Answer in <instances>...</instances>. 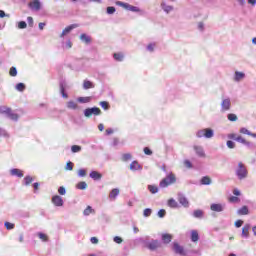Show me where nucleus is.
Instances as JSON below:
<instances>
[{"mask_svg":"<svg viewBox=\"0 0 256 256\" xmlns=\"http://www.w3.org/2000/svg\"><path fill=\"white\" fill-rule=\"evenodd\" d=\"M60 93L64 99H67L69 95L65 92V86H63V83H60Z\"/></svg>","mask_w":256,"mask_h":256,"instance_id":"35","label":"nucleus"},{"mask_svg":"<svg viewBox=\"0 0 256 256\" xmlns=\"http://www.w3.org/2000/svg\"><path fill=\"white\" fill-rule=\"evenodd\" d=\"M244 145L248 148V149H256V144L253 142H249L247 140H245Z\"/></svg>","mask_w":256,"mask_h":256,"instance_id":"39","label":"nucleus"},{"mask_svg":"<svg viewBox=\"0 0 256 256\" xmlns=\"http://www.w3.org/2000/svg\"><path fill=\"white\" fill-rule=\"evenodd\" d=\"M227 118L230 120V121H237V115L236 114H233V113H230L227 115Z\"/></svg>","mask_w":256,"mask_h":256,"instance_id":"54","label":"nucleus"},{"mask_svg":"<svg viewBox=\"0 0 256 256\" xmlns=\"http://www.w3.org/2000/svg\"><path fill=\"white\" fill-rule=\"evenodd\" d=\"M249 229H251V225L250 224H245L242 228V234L241 237L243 239H249Z\"/></svg>","mask_w":256,"mask_h":256,"instance_id":"14","label":"nucleus"},{"mask_svg":"<svg viewBox=\"0 0 256 256\" xmlns=\"http://www.w3.org/2000/svg\"><path fill=\"white\" fill-rule=\"evenodd\" d=\"M228 139H232L233 141H237V134H235V133L228 134Z\"/></svg>","mask_w":256,"mask_h":256,"instance_id":"62","label":"nucleus"},{"mask_svg":"<svg viewBox=\"0 0 256 256\" xmlns=\"http://www.w3.org/2000/svg\"><path fill=\"white\" fill-rule=\"evenodd\" d=\"M158 217H160V219H163V217H165V215H167V211H165V209H160L157 213Z\"/></svg>","mask_w":256,"mask_h":256,"instance_id":"47","label":"nucleus"},{"mask_svg":"<svg viewBox=\"0 0 256 256\" xmlns=\"http://www.w3.org/2000/svg\"><path fill=\"white\" fill-rule=\"evenodd\" d=\"M141 169H143V166L140 165L139 162L135 160L130 164L131 171H141Z\"/></svg>","mask_w":256,"mask_h":256,"instance_id":"17","label":"nucleus"},{"mask_svg":"<svg viewBox=\"0 0 256 256\" xmlns=\"http://www.w3.org/2000/svg\"><path fill=\"white\" fill-rule=\"evenodd\" d=\"M132 157L133 156L131 155V153H125L122 155V161L124 162L131 161Z\"/></svg>","mask_w":256,"mask_h":256,"instance_id":"40","label":"nucleus"},{"mask_svg":"<svg viewBox=\"0 0 256 256\" xmlns=\"http://www.w3.org/2000/svg\"><path fill=\"white\" fill-rule=\"evenodd\" d=\"M27 21H28V25H29V27H33V23H34V21H33V17L28 16Z\"/></svg>","mask_w":256,"mask_h":256,"instance_id":"64","label":"nucleus"},{"mask_svg":"<svg viewBox=\"0 0 256 256\" xmlns=\"http://www.w3.org/2000/svg\"><path fill=\"white\" fill-rule=\"evenodd\" d=\"M243 79H245V73L240 72V71H236L234 73V81L236 83H239L240 81H243Z\"/></svg>","mask_w":256,"mask_h":256,"instance_id":"16","label":"nucleus"},{"mask_svg":"<svg viewBox=\"0 0 256 256\" xmlns=\"http://www.w3.org/2000/svg\"><path fill=\"white\" fill-rule=\"evenodd\" d=\"M74 164L73 162H68L66 164V171H73Z\"/></svg>","mask_w":256,"mask_h":256,"instance_id":"58","label":"nucleus"},{"mask_svg":"<svg viewBox=\"0 0 256 256\" xmlns=\"http://www.w3.org/2000/svg\"><path fill=\"white\" fill-rule=\"evenodd\" d=\"M114 243H117L118 245H121V243H123V238L119 237V236H115L113 238Z\"/></svg>","mask_w":256,"mask_h":256,"instance_id":"53","label":"nucleus"},{"mask_svg":"<svg viewBox=\"0 0 256 256\" xmlns=\"http://www.w3.org/2000/svg\"><path fill=\"white\" fill-rule=\"evenodd\" d=\"M194 150L196 152V155H198V157H205V150H203V147L195 146Z\"/></svg>","mask_w":256,"mask_h":256,"instance_id":"24","label":"nucleus"},{"mask_svg":"<svg viewBox=\"0 0 256 256\" xmlns=\"http://www.w3.org/2000/svg\"><path fill=\"white\" fill-rule=\"evenodd\" d=\"M8 119H11V121H19V115L16 113H13V110L10 109L9 113L6 114Z\"/></svg>","mask_w":256,"mask_h":256,"instance_id":"23","label":"nucleus"},{"mask_svg":"<svg viewBox=\"0 0 256 256\" xmlns=\"http://www.w3.org/2000/svg\"><path fill=\"white\" fill-rule=\"evenodd\" d=\"M148 191H150L152 195H155V193H159V188L155 185H148Z\"/></svg>","mask_w":256,"mask_h":256,"instance_id":"32","label":"nucleus"},{"mask_svg":"<svg viewBox=\"0 0 256 256\" xmlns=\"http://www.w3.org/2000/svg\"><path fill=\"white\" fill-rule=\"evenodd\" d=\"M90 213H95V210L91 206H87L83 212V215H85V217H89Z\"/></svg>","mask_w":256,"mask_h":256,"instance_id":"34","label":"nucleus"},{"mask_svg":"<svg viewBox=\"0 0 256 256\" xmlns=\"http://www.w3.org/2000/svg\"><path fill=\"white\" fill-rule=\"evenodd\" d=\"M10 175H12V177H23V171L17 168H13L10 170Z\"/></svg>","mask_w":256,"mask_h":256,"instance_id":"18","label":"nucleus"},{"mask_svg":"<svg viewBox=\"0 0 256 256\" xmlns=\"http://www.w3.org/2000/svg\"><path fill=\"white\" fill-rule=\"evenodd\" d=\"M18 29H27V22L25 21L18 22Z\"/></svg>","mask_w":256,"mask_h":256,"instance_id":"48","label":"nucleus"},{"mask_svg":"<svg viewBox=\"0 0 256 256\" xmlns=\"http://www.w3.org/2000/svg\"><path fill=\"white\" fill-rule=\"evenodd\" d=\"M71 151H72V153H79V152L81 151V146H79V145H73V146L71 147Z\"/></svg>","mask_w":256,"mask_h":256,"instance_id":"45","label":"nucleus"},{"mask_svg":"<svg viewBox=\"0 0 256 256\" xmlns=\"http://www.w3.org/2000/svg\"><path fill=\"white\" fill-rule=\"evenodd\" d=\"M225 204H221V203H213L210 205V209L211 211H214L215 213H222V211H225Z\"/></svg>","mask_w":256,"mask_h":256,"instance_id":"6","label":"nucleus"},{"mask_svg":"<svg viewBox=\"0 0 256 256\" xmlns=\"http://www.w3.org/2000/svg\"><path fill=\"white\" fill-rule=\"evenodd\" d=\"M231 109V99L226 98L222 100L221 103V111L225 113V111H229Z\"/></svg>","mask_w":256,"mask_h":256,"instance_id":"7","label":"nucleus"},{"mask_svg":"<svg viewBox=\"0 0 256 256\" xmlns=\"http://www.w3.org/2000/svg\"><path fill=\"white\" fill-rule=\"evenodd\" d=\"M24 181H25V185H31V183H33V177L31 176H26L24 178Z\"/></svg>","mask_w":256,"mask_h":256,"instance_id":"49","label":"nucleus"},{"mask_svg":"<svg viewBox=\"0 0 256 256\" xmlns=\"http://www.w3.org/2000/svg\"><path fill=\"white\" fill-rule=\"evenodd\" d=\"M151 213H153V210H151V208H146L143 211L144 217H151Z\"/></svg>","mask_w":256,"mask_h":256,"instance_id":"44","label":"nucleus"},{"mask_svg":"<svg viewBox=\"0 0 256 256\" xmlns=\"http://www.w3.org/2000/svg\"><path fill=\"white\" fill-rule=\"evenodd\" d=\"M100 114H101V109H99L98 107L86 108L84 110L85 117H91V115H100Z\"/></svg>","mask_w":256,"mask_h":256,"instance_id":"5","label":"nucleus"},{"mask_svg":"<svg viewBox=\"0 0 256 256\" xmlns=\"http://www.w3.org/2000/svg\"><path fill=\"white\" fill-rule=\"evenodd\" d=\"M144 153H145V155H153V151L151 149H149V147L144 148Z\"/></svg>","mask_w":256,"mask_h":256,"instance_id":"60","label":"nucleus"},{"mask_svg":"<svg viewBox=\"0 0 256 256\" xmlns=\"http://www.w3.org/2000/svg\"><path fill=\"white\" fill-rule=\"evenodd\" d=\"M58 193H59V195H66L67 190L65 189V187L60 186V187L58 188Z\"/></svg>","mask_w":256,"mask_h":256,"instance_id":"55","label":"nucleus"},{"mask_svg":"<svg viewBox=\"0 0 256 256\" xmlns=\"http://www.w3.org/2000/svg\"><path fill=\"white\" fill-rule=\"evenodd\" d=\"M10 110H11V108H9L7 106H0V113L2 115H7Z\"/></svg>","mask_w":256,"mask_h":256,"instance_id":"37","label":"nucleus"},{"mask_svg":"<svg viewBox=\"0 0 256 256\" xmlns=\"http://www.w3.org/2000/svg\"><path fill=\"white\" fill-rule=\"evenodd\" d=\"M236 141H237V143H242V145H244L246 140H245V138H242L241 136H237Z\"/></svg>","mask_w":256,"mask_h":256,"instance_id":"61","label":"nucleus"},{"mask_svg":"<svg viewBox=\"0 0 256 256\" xmlns=\"http://www.w3.org/2000/svg\"><path fill=\"white\" fill-rule=\"evenodd\" d=\"M168 207H171L172 209H177V207H179V203H177L175 199L171 198L168 200Z\"/></svg>","mask_w":256,"mask_h":256,"instance_id":"29","label":"nucleus"},{"mask_svg":"<svg viewBox=\"0 0 256 256\" xmlns=\"http://www.w3.org/2000/svg\"><path fill=\"white\" fill-rule=\"evenodd\" d=\"M236 177L239 181H243V179H247L249 172L247 171V167L242 162L238 163V167L235 170Z\"/></svg>","mask_w":256,"mask_h":256,"instance_id":"2","label":"nucleus"},{"mask_svg":"<svg viewBox=\"0 0 256 256\" xmlns=\"http://www.w3.org/2000/svg\"><path fill=\"white\" fill-rule=\"evenodd\" d=\"M52 203L55 205V207H63L64 202L63 198L59 195H55L52 197Z\"/></svg>","mask_w":256,"mask_h":256,"instance_id":"10","label":"nucleus"},{"mask_svg":"<svg viewBox=\"0 0 256 256\" xmlns=\"http://www.w3.org/2000/svg\"><path fill=\"white\" fill-rule=\"evenodd\" d=\"M118 7H123L126 11H132V13H139V15H145L144 10L140 9L137 6H133L127 2L116 1L115 2Z\"/></svg>","mask_w":256,"mask_h":256,"instance_id":"1","label":"nucleus"},{"mask_svg":"<svg viewBox=\"0 0 256 256\" xmlns=\"http://www.w3.org/2000/svg\"><path fill=\"white\" fill-rule=\"evenodd\" d=\"M25 88H26L25 84H23L21 82L18 83L15 87L16 91H20L21 93H23V91H25Z\"/></svg>","mask_w":256,"mask_h":256,"instance_id":"38","label":"nucleus"},{"mask_svg":"<svg viewBox=\"0 0 256 256\" xmlns=\"http://www.w3.org/2000/svg\"><path fill=\"white\" fill-rule=\"evenodd\" d=\"M113 57H114L115 61H123L124 56L121 53H114Z\"/></svg>","mask_w":256,"mask_h":256,"instance_id":"43","label":"nucleus"},{"mask_svg":"<svg viewBox=\"0 0 256 256\" xmlns=\"http://www.w3.org/2000/svg\"><path fill=\"white\" fill-rule=\"evenodd\" d=\"M178 201L180 205H182V207H185L186 209L189 208V200L187 199V197H185V195L179 194Z\"/></svg>","mask_w":256,"mask_h":256,"instance_id":"11","label":"nucleus"},{"mask_svg":"<svg viewBox=\"0 0 256 256\" xmlns=\"http://www.w3.org/2000/svg\"><path fill=\"white\" fill-rule=\"evenodd\" d=\"M29 8L32 11H40L41 10V2L39 0H33L28 4Z\"/></svg>","mask_w":256,"mask_h":256,"instance_id":"9","label":"nucleus"},{"mask_svg":"<svg viewBox=\"0 0 256 256\" xmlns=\"http://www.w3.org/2000/svg\"><path fill=\"white\" fill-rule=\"evenodd\" d=\"M160 7L164 11V13H167V15H169V13H171V11L174 10L173 6L167 5V3H165V1L161 2Z\"/></svg>","mask_w":256,"mask_h":256,"instance_id":"13","label":"nucleus"},{"mask_svg":"<svg viewBox=\"0 0 256 256\" xmlns=\"http://www.w3.org/2000/svg\"><path fill=\"white\" fill-rule=\"evenodd\" d=\"M76 189H80L81 191H85V189H87V182H85V181L79 182L76 185Z\"/></svg>","mask_w":256,"mask_h":256,"instance_id":"31","label":"nucleus"},{"mask_svg":"<svg viewBox=\"0 0 256 256\" xmlns=\"http://www.w3.org/2000/svg\"><path fill=\"white\" fill-rule=\"evenodd\" d=\"M192 215L195 219H203L204 212L203 210L198 209L194 210Z\"/></svg>","mask_w":256,"mask_h":256,"instance_id":"28","label":"nucleus"},{"mask_svg":"<svg viewBox=\"0 0 256 256\" xmlns=\"http://www.w3.org/2000/svg\"><path fill=\"white\" fill-rule=\"evenodd\" d=\"M9 73L11 77H17V68L11 67Z\"/></svg>","mask_w":256,"mask_h":256,"instance_id":"50","label":"nucleus"},{"mask_svg":"<svg viewBox=\"0 0 256 256\" xmlns=\"http://www.w3.org/2000/svg\"><path fill=\"white\" fill-rule=\"evenodd\" d=\"M38 237L39 239H42V241H45V242L47 241V235L42 232L38 233Z\"/></svg>","mask_w":256,"mask_h":256,"instance_id":"59","label":"nucleus"},{"mask_svg":"<svg viewBox=\"0 0 256 256\" xmlns=\"http://www.w3.org/2000/svg\"><path fill=\"white\" fill-rule=\"evenodd\" d=\"M159 247H161V242H159V240H151V242L147 244V248L150 251H155L159 249Z\"/></svg>","mask_w":256,"mask_h":256,"instance_id":"8","label":"nucleus"},{"mask_svg":"<svg viewBox=\"0 0 256 256\" xmlns=\"http://www.w3.org/2000/svg\"><path fill=\"white\" fill-rule=\"evenodd\" d=\"M77 27H79V24H72V25L66 27V28L62 31L60 37H63L64 35H67V34L71 33V31H73V29H77Z\"/></svg>","mask_w":256,"mask_h":256,"instance_id":"15","label":"nucleus"},{"mask_svg":"<svg viewBox=\"0 0 256 256\" xmlns=\"http://www.w3.org/2000/svg\"><path fill=\"white\" fill-rule=\"evenodd\" d=\"M173 250L177 255H185V250L183 246L179 245V243L173 244Z\"/></svg>","mask_w":256,"mask_h":256,"instance_id":"12","label":"nucleus"},{"mask_svg":"<svg viewBox=\"0 0 256 256\" xmlns=\"http://www.w3.org/2000/svg\"><path fill=\"white\" fill-rule=\"evenodd\" d=\"M66 107L68 109H72L73 111L79 109V105H77L76 102L73 101V100L68 101L67 104H66Z\"/></svg>","mask_w":256,"mask_h":256,"instance_id":"22","label":"nucleus"},{"mask_svg":"<svg viewBox=\"0 0 256 256\" xmlns=\"http://www.w3.org/2000/svg\"><path fill=\"white\" fill-rule=\"evenodd\" d=\"M171 239H172V237H171V234H163L162 235V241H163V243H171Z\"/></svg>","mask_w":256,"mask_h":256,"instance_id":"33","label":"nucleus"},{"mask_svg":"<svg viewBox=\"0 0 256 256\" xmlns=\"http://www.w3.org/2000/svg\"><path fill=\"white\" fill-rule=\"evenodd\" d=\"M230 203H239L241 200L237 196H231L229 198Z\"/></svg>","mask_w":256,"mask_h":256,"instance_id":"51","label":"nucleus"},{"mask_svg":"<svg viewBox=\"0 0 256 256\" xmlns=\"http://www.w3.org/2000/svg\"><path fill=\"white\" fill-rule=\"evenodd\" d=\"M94 88H95V84H93V82L89 80H84L83 89L87 90V89H94Z\"/></svg>","mask_w":256,"mask_h":256,"instance_id":"26","label":"nucleus"},{"mask_svg":"<svg viewBox=\"0 0 256 256\" xmlns=\"http://www.w3.org/2000/svg\"><path fill=\"white\" fill-rule=\"evenodd\" d=\"M117 197H119V189L114 188L110 191L109 199H111L112 201H115Z\"/></svg>","mask_w":256,"mask_h":256,"instance_id":"19","label":"nucleus"},{"mask_svg":"<svg viewBox=\"0 0 256 256\" xmlns=\"http://www.w3.org/2000/svg\"><path fill=\"white\" fill-rule=\"evenodd\" d=\"M215 136V131H213V129L211 128H205L202 130H199L196 133V137H198V139H201L203 137H205V139H212V137Z\"/></svg>","mask_w":256,"mask_h":256,"instance_id":"4","label":"nucleus"},{"mask_svg":"<svg viewBox=\"0 0 256 256\" xmlns=\"http://www.w3.org/2000/svg\"><path fill=\"white\" fill-rule=\"evenodd\" d=\"M226 145H227L228 149H235V142H233L231 140H228L226 142Z\"/></svg>","mask_w":256,"mask_h":256,"instance_id":"52","label":"nucleus"},{"mask_svg":"<svg viewBox=\"0 0 256 256\" xmlns=\"http://www.w3.org/2000/svg\"><path fill=\"white\" fill-rule=\"evenodd\" d=\"M240 133H242V135H251V131H249L247 128H241Z\"/></svg>","mask_w":256,"mask_h":256,"instance_id":"56","label":"nucleus"},{"mask_svg":"<svg viewBox=\"0 0 256 256\" xmlns=\"http://www.w3.org/2000/svg\"><path fill=\"white\" fill-rule=\"evenodd\" d=\"M201 185H211V178L209 176H204L200 180Z\"/></svg>","mask_w":256,"mask_h":256,"instance_id":"30","label":"nucleus"},{"mask_svg":"<svg viewBox=\"0 0 256 256\" xmlns=\"http://www.w3.org/2000/svg\"><path fill=\"white\" fill-rule=\"evenodd\" d=\"M102 177H103V175H101V173H99L97 171L90 172V178L94 179V181H99Z\"/></svg>","mask_w":256,"mask_h":256,"instance_id":"21","label":"nucleus"},{"mask_svg":"<svg viewBox=\"0 0 256 256\" xmlns=\"http://www.w3.org/2000/svg\"><path fill=\"white\" fill-rule=\"evenodd\" d=\"M243 226V220H237L235 222V227H237V229H239V227H242Z\"/></svg>","mask_w":256,"mask_h":256,"instance_id":"63","label":"nucleus"},{"mask_svg":"<svg viewBox=\"0 0 256 256\" xmlns=\"http://www.w3.org/2000/svg\"><path fill=\"white\" fill-rule=\"evenodd\" d=\"M100 106L102 107V109H105V111L109 110V102L107 101L100 102Z\"/></svg>","mask_w":256,"mask_h":256,"instance_id":"46","label":"nucleus"},{"mask_svg":"<svg viewBox=\"0 0 256 256\" xmlns=\"http://www.w3.org/2000/svg\"><path fill=\"white\" fill-rule=\"evenodd\" d=\"M87 175V171L85 169L78 170V177H85Z\"/></svg>","mask_w":256,"mask_h":256,"instance_id":"57","label":"nucleus"},{"mask_svg":"<svg viewBox=\"0 0 256 256\" xmlns=\"http://www.w3.org/2000/svg\"><path fill=\"white\" fill-rule=\"evenodd\" d=\"M4 227H6V229L8 231H11V229H15V224L11 223V222H5L4 223Z\"/></svg>","mask_w":256,"mask_h":256,"instance_id":"42","label":"nucleus"},{"mask_svg":"<svg viewBox=\"0 0 256 256\" xmlns=\"http://www.w3.org/2000/svg\"><path fill=\"white\" fill-rule=\"evenodd\" d=\"M80 41L86 45H89L91 43V36L83 33L80 35Z\"/></svg>","mask_w":256,"mask_h":256,"instance_id":"20","label":"nucleus"},{"mask_svg":"<svg viewBox=\"0 0 256 256\" xmlns=\"http://www.w3.org/2000/svg\"><path fill=\"white\" fill-rule=\"evenodd\" d=\"M191 241L193 243H197V241H199V232H197V230L191 231Z\"/></svg>","mask_w":256,"mask_h":256,"instance_id":"27","label":"nucleus"},{"mask_svg":"<svg viewBox=\"0 0 256 256\" xmlns=\"http://www.w3.org/2000/svg\"><path fill=\"white\" fill-rule=\"evenodd\" d=\"M115 11H117V9L114 6H108L106 8V13L108 15H113L115 13Z\"/></svg>","mask_w":256,"mask_h":256,"instance_id":"41","label":"nucleus"},{"mask_svg":"<svg viewBox=\"0 0 256 256\" xmlns=\"http://www.w3.org/2000/svg\"><path fill=\"white\" fill-rule=\"evenodd\" d=\"M177 178L175 177V174L173 172H170L164 179L160 181L159 186L161 189H165L166 187H169V185H173V183H176Z\"/></svg>","mask_w":256,"mask_h":256,"instance_id":"3","label":"nucleus"},{"mask_svg":"<svg viewBox=\"0 0 256 256\" xmlns=\"http://www.w3.org/2000/svg\"><path fill=\"white\" fill-rule=\"evenodd\" d=\"M78 103H90L91 97H79L77 99Z\"/></svg>","mask_w":256,"mask_h":256,"instance_id":"36","label":"nucleus"},{"mask_svg":"<svg viewBox=\"0 0 256 256\" xmlns=\"http://www.w3.org/2000/svg\"><path fill=\"white\" fill-rule=\"evenodd\" d=\"M237 215H249V207L242 206L240 209L237 210Z\"/></svg>","mask_w":256,"mask_h":256,"instance_id":"25","label":"nucleus"}]
</instances>
